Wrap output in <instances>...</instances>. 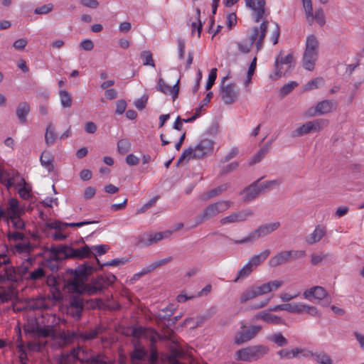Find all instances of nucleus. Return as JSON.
<instances>
[{"mask_svg": "<svg viewBox=\"0 0 364 364\" xmlns=\"http://www.w3.org/2000/svg\"><path fill=\"white\" fill-rule=\"evenodd\" d=\"M97 270V268L85 262L78 265L75 269H68L67 273L72 276L66 281L65 287L69 292L82 294L94 295L107 288L104 275H100L90 284H86L89 277Z\"/></svg>", "mask_w": 364, "mask_h": 364, "instance_id": "1", "label": "nucleus"}, {"mask_svg": "<svg viewBox=\"0 0 364 364\" xmlns=\"http://www.w3.org/2000/svg\"><path fill=\"white\" fill-rule=\"evenodd\" d=\"M295 58L292 53L284 55L282 51L275 57L274 72L269 74V78L276 81L282 76L288 77L295 68Z\"/></svg>", "mask_w": 364, "mask_h": 364, "instance_id": "2", "label": "nucleus"}, {"mask_svg": "<svg viewBox=\"0 0 364 364\" xmlns=\"http://www.w3.org/2000/svg\"><path fill=\"white\" fill-rule=\"evenodd\" d=\"M214 142L208 139L201 140L194 148L189 147L185 149L179 157L177 164L184 160L193 159H203L210 155L213 151Z\"/></svg>", "mask_w": 364, "mask_h": 364, "instance_id": "3", "label": "nucleus"}, {"mask_svg": "<svg viewBox=\"0 0 364 364\" xmlns=\"http://www.w3.org/2000/svg\"><path fill=\"white\" fill-rule=\"evenodd\" d=\"M283 285L281 280H273L264 283L259 286H252L249 289L245 290L240 295V302L241 304L255 299L257 296H262L271 291L278 289Z\"/></svg>", "mask_w": 364, "mask_h": 364, "instance_id": "4", "label": "nucleus"}, {"mask_svg": "<svg viewBox=\"0 0 364 364\" xmlns=\"http://www.w3.org/2000/svg\"><path fill=\"white\" fill-rule=\"evenodd\" d=\"M267 28L268 21H264L259 28L257 26L253 27L249 36L250 44L243 45L241 43H237L238 50L242 53H248L250 51L251 47L255 43L257 50H260L263 47Z\"/></svg>", "mask_w": 364, "mask_h": 364, "instance_id": "5", "label": "nucleus"}, {"mask_svg": "<svg viewBox=\"0 0 364 364\" xmlns=\"http://www.w3.org/2000/svg\"><path fill=\"white\" fill-rule=\"evenodd\" d=\"M319 43L314 35H309L306 38V48L303 55V66L309 70L314 69L318 56Z\"/></svg>", "mask_w": 364, "mask_h": 364, "instance_id": "6", "label": "nucleus"}, {"mask_svg": "<svg viewBox=\"0 0 364 364\" xmlns=\"http://www.w3.org/2000/svg\"><path fill=\"white\" fill-rule=\"evenodd\" d=\"M232 203L230 200H219L208 205L196 218L195 228L205 221L216 217L218 214L228 210Z\"/></svg>", "mask_w": 364, "mask_h": 364, "instance_id": "7", "label": "nucleus"}, {"mask_svg": "<svg viewBox=\"0 0 364 364\" xmlns=\"http://www.w3.org/2000/svg\"><path fill=\"white\" fill-rule=\"evenodd\" d=\"M281 224L279 222H274L270 223H266L259 226L257 229L250 232L247 236L245 237L241 240H233L229 238L230 240L235 245H242L246 243H251L258 240L261 237H265L274 231L277 230Z\"/></svg>", "mask_w": 364, "mask_h": 364, "instance_id": "8", "label": "nucleus"}, {"mask_svg": "<svg viewBox=\"0 0 364 364\" xmlns=\"http://www.w3.org/2000/svg\"><path fill=\"white\" fill-rule=\"evenodd\" d=\"M269 351V348L263 345L252 346L240 349L236 353V359L250 362L257 360L266 355Z\"/></svg>", "mask_w": 364, "mask_h": 364, "instance_id": "9", "label": "nucleus"}, {"mask_svg": "<svg viewBox=\"0 0 364 364\" xmlns=\"http://www.w3.org/2000/svg\"><path fill=\"white\" fill-rule=\"evenodd\" d=\"M228 75L223 77L220 87V96L225 105H232L239 96V89L235 83L225 84Z\"/></svg>", "mask_w": 364, "mask_h": 364, "instance_id": "10", "label": "nucleus"}, {"mask_svg": "<svg viewBox=\"0 0 364 364\" xmlns=\"http://www.w3.org/2000/svg\"><path fill=\"white\" fill-rule=\"evenodd\" d=\"M262 326H251L246 327L245 326L241 327V329L236 333L235 336V343L241 345L254 338L257 334L261 331Z\"/></svg>", "mask_w": 364, "mask_h": 364, "instance_id": "11", "label": "nucleus"}, {"mask_svg": "<svg viewBox=\"0 0 364 364\" xmlns=\"http://www.w3.org/2000/svg\"><path fill=\"white\" fill-rule=\"evenodd\" d=\"M254 215V211L251 209H242L233 212L228 216L222 218L220 220L221 225H225L231 223H242Z\"/></svg>", "mask_w": 364, "mask_h": 364, "instance_id": "12", "label": "nucleus"}, {"mask_svg": "<svg viewBox=\"0 0 364 364\" xmlns=\"http://www.w3.org/2000/svg\"><path fill=\"white\" fill-rule=\"evenodd\" d=\"M84 309L83 299L78 295L71 298L67 308V313L75 320L81 318Z\"/></svg>", "mask_w": 364, "mask_h": 364, "instance_id": "13", "label": "nucleus"}, {"mask_svg": "<svg viewBox=\"0 0 364 364\" xmlns=\"http://www.w3.org/2000/svg\"><path fill=\"white\" fill-rule=\"evenodd\" d=\"M100 327L98 326L95 329H92L89 331H82L80 330H77L76 331H73L70 333H68V336L70 338L76 340L77 341L87 342L96 338L98 334L100 333Z\"/></svg>", "mask_w": 364, "mask_h": 364, "instance_id": "14", "label": "nucleus"}, {"mask_svg": "<svg viewBox=\"0 0 364 364\" xmlns=\"http://www.w3.org/2000/svg\"><path fill=\"white\" fill-rule=\"evenodd\" d=\"M173 233V230H165L159 232H150L145 234L141 242L144 243L145 246H150L153 244L157 243L163 239H166L171 237Z\"/></svg>", "mask_w": 364, "mask_h": 364, "instance_id": "15", "label": "nucleus"}, {"mask_svg": "<svg viewBox=\"0 0 364 364\" xmlns=\"http://www.w3.org/2000/svg\"><path fill=\"white\" fill-rule=\"evenodd\" d=\"M263 177H261L258 180L251 183L249 186L245 188L241 192L240 195H244L243 200L245 203L250 202L257 198L261 193V191L258 186V183L262 180Z\"/></svg>", "mask_w": 364, "mask_h": 364, "instance_id": "16", "label": "nucleus"}, {"mask_svg": "<svg viewBox=\"0 0 364 364\" xmlns=\"http://www.w3.org/2000/svg\"><path fill=\"white\" fill-rule=\"evenodd\" d=\"M96 220H85L78 223H62L59 220H55L51 223H47L46 226L50 229H55L56 230H64L66 228H80L85 225L97 223Z\"/></svg>", "mask_w": 364, "mask_h": 364, "instance_id": "17", "label": "nucleus"}, {"mask_svg": "<svg viewBox=\"0 0 364 364\" xmlns=\"http://www.w3.org/2000/svg\"><path fill=\"white\" fill-rule=\"evenodd\" d=\"M257 3V6L255 5V1L254 0H245V4L247 7L250 8L255 13L254 16V20L255 22H259L262 18H263L264 15V7H265V0H255Z\"/></svg>", "mask_w": 364, "mask_h": 364, "instance_id": "18", "label": "nucleus"}, {"mask_svg": "<svg viewBox=\"0 0 364 364\" xmlns=\"http://www.w3.org/2000/svg\"><path fill=\"white\" fill-rule=\"evenodd\" d=\"M178 84L179 80H177L173 86H169L161 77H160L158 80L157 90L165 95H171L173 100H175L178 97L179 92Z\"/></svg>", "mask_w": 364, "mask_h": 364, "instance_id": "19", "label": "nucleus"}, {"mask_svg": "<svg viewBox=\"0 0 364 364\" xmlns=\"http://www.w3.org/2000/svg\"><path fill=\"white\" fill-rule=\"evenodd\" d=\"M5 213V218L7 220H9L11 218H16L17 216H21V215L23 213V210H22L19 208L18 200L16 198H11L8 201Z\"/></svg>", "mask_w": 364, "mask_h": 364, "instance_id": "20", "label": "nucleus"}, {"mask_svg": "<svg viewBox=\"0 0 364 364\" xmlns=\"http://www.w3.org/2000/svg\"><path fill=\"white\" fill-rule=\"evenodd\" d=\"M326 228L324 225H318L312 233L306 237L305 241L309 245L318 242L326 234Z\"/></svg>", "mask_w": 364, "mask_h": 364, "instance_id": "21", "label": "nucleus"}, {"mask_svg": "<svg viewBox=\"0 0 364 364\" xmlns=\"http://www.w3.org/2000/svg\"><path fill=\"white\" fill-rule=\"evenodd\" d=\"M303 296L306 299H309L311 296H314V298L317 300H323L328 297L326 289L320 286H315L305 290L303 293Z\"/></svg>", "mask_w": 364, "mask_h": 364, "instance_id": "22", "label": "nucleus"}, {"mask_svg": "<svg viewBox=\"0 0 364 364\" xmlns=\"http://www.w3.org/2000/svg\"><path fill=\"white\" fill-rule=\"evenodd\" d=\"M336 103L330 100H325L318 102L315 107V114H326L336 109Z\"/></svg>", "mask_w": 364, "mask_h": 364, "instance_id": "23", "label": "nucleus"}, {"mask_svg": "<svg viewBox=\"0 0 364 364\" xmlns=\"http://www.w3.org/2000/svg\"><path fill=\"white\" fill-rule=\"evenodd\" d=\"M68 253V258L84 259L91 256V248L87 245L77 249L69 246Z\"/></svg>", "mask_w": 364, "mask_h": 364, "instance_id": "24", "label": "nucleus"}, {"mask_svg": "<svg viewBox=\"0 0 364 364\" xmlns=\"http://www.w3.org/2000/svg\"><path fill=\"white\" fill-rule=\"evenodd\" d=\"M172 259L173 258L171 257H168L162 259L156 260L144 268L140 272L135 274L134 277L140 278L141 277L154 271L157 267L168 264V262H171Z\"/></svg>", "mask_w": 364, "mask_h": 364, "instance_id": "25", "label": "nucleus"}, {"mask_svg": "<svg viewBox=\"0 0 364 364\" xmlns=\"http://www.w3.org/2000/svg\"><path fill=\"white\" fill-rule=\"evenodd\" d=\"M255 319L262 320L267 323L280 324L283 323V319L281 317L270 314L267 310L257 313L255 316Z\"/></svg>", "mask_w": 364, "mask_h": 364, "instance_id": "26", "label": "nucleus"}, {"mask_svg": "<svg viewBox=\"0 0 364 364\" xmlns=\"http://www.w3.org/2000/svg\"><path fill=\"white\" fill-rule=\"evenodd\" d=\"M289 262H290V259L288 251H282L269 260V265L271 267H277Z\"/></svg>", "mask_w": 364, "mask_h": 364, "instance_id": "27", "label": "nucleus"}, {"mask_svg": "<svg viewBox=\"0 0 364 364\" xmlns=\"http://www.w3.org/2000/svg\"><path fill=\"white\" fill-rule=\"evenodd\" d=\"M270 255L269 250H264L258 255H255L250 257L247 262L248 265L253 269H256L259 264H261Z\"/></svg>", "mask_w": 364, "mask_h": 364, "instance_id": "28", "label": "nucleus"}, {"mask_svg": "<svg viewBox=\"0 0 364 364\" xmlns=\"http://www.w3.org/2000/svg\"><path fill=\"white\" fill-rule=\"evenodd\" d=\"M78 350L73 348L69 353H63L58 359V364H73L78 358Z\"/></svg>", "mask_w": 364, "mask_h": 364, "instance_id": "29", "label": "nucleus"}, {"mask_svg": "<svg viewBox=\"0 0 364 364\" xmlns=\"http://www.w3.org/2000/svg\"><path fill=\"white\" fill-rule=\"evenodd\" d=\"M30 112V105L26 102H22L18 104L16 107V114L19 120L22 124L26 122V117Z\"/></svg>", "mask_w": 364, "mask_h": 364, "instance_id": "30", "label": "nucleus"}, {"mask_svg": "<svg viewBox=\"0 0 364 364\" xmlns=\"http://www.w3.org/2000/svg\"><path fill=\"white\" fill-rule=\"evenodd\" d=\"M40 161L41 165L47 169L48 172L53 171L54 157L50 151H44L41 155Z\"/></svg>", "mask_w": 364, "mask_h": 364, "instance_id": "31", "label": "nucleus"}, {"mask_svg": "<svg viewBox=\"0 0 364 364\" xmlns=\"http://www.w3.org/2000/svg\"><path fill=\"white\" fill-rule=\"evenodd\" d=\"M272 141L268 142L254 154L249 160V165L252 166L259 162L268 153Z\"/></svg>", "mask_w": 364, "mask_h": 364, "instance_id": "32", "label": "nucleus"}, {"mask_svg": "<svg viewBox=\"0 0 364 364\" xmlns=\"http://www.w3.org/2000/svg\"><path fill=\"white\" fill-rule=\"evenodd\" d=\"M16 188H18V193L20 197L24 200H28L31 196V188L28 186L25 180L22 178L19 183L16 185Z\"/></svg>", "mask_w": 364, "mask_h": 364, "instance_id": "33", "label": "nucleus"}, {"mask_svg": "<svg viewBox=\"0 0 364 364\" xmlns=\"http://www.w3.org/2000/svg\"><path fill=\"white\" fill-rule=\"evenodd\" d=\"M146 355V353L144 348L135 347L133 352L130 354L132 364H141Z\"/></svg>", "mask_w": 364, "mask_h": 364, "instance_id": "34", "label": "nucleus"}, {"mask_svg": "<svg viewBox=\"0 0 364 364\" xmlns=\"http://www.w3.org/2000/svg\"><path fill=\"white\" fill-rule=\"evenodd\" d=\"M87 364H112L107 356L102 353L92 355L86 360Z\"/></svg>", "mask_w": 364, "mask_h": 364, "instance_id": "35", "label": "nucleus"}, {"mask_svg": "<svg viewBox=\"0 0 364 364\" xmlns=\"http://www.w3.org/2000/svg\"><path fill=\"white\" fill-rule=\"evenodd\" d=\"M267 339L277 344L279 347H284L289 343L288 340L280 332L269 335Z\"/></svg>", "mask_w": 364, "mask_h": 364, "instance_id": "36", "label": "nucleus"}, {"mask_svg": "<svg viewBox=\"0 0 364 364\" xmlns=\"http://www.w3.org/2000/svg\"><path fill=\"white\" fill-rule=\"evenodd\" d=\"M57 139V134L53 127L52 123H49L46 127L45 133V141L48 146L52 145L55 143Z\"/></svg>", "mask_w": 364, "mask_h": 364, "instance_id": "37", "label": "nucleus"}, {"mask_svg": "<svg viewBox=\"0 0 364 364\" xmlns=\"http://www.w3.org/2000/svg\"><path fill=\"white\" fill-rule=\"evenodd\" d=\"M68 245H60L58 246H51L50 247V252L54 257H58L60 255H62L63 257L68 258Z\"/></svg>", "mask_w": 364, "mask_h": 364, "instance_id": "38", "label": "nucleus"}, {"mask_svg": "<svg viewBox=\"0 0 364 364\" xmlns=\"http://www.w3.org/2000/svg\"><path fill=\"white\" fill-rule=\"evenodd\" d=\"M308 354H310L311 356H312L315 360L320 364H332V360L331 357L325 352H308Z\"/></svg>", "mask_w": 364, "mask_h": 364, "instance_id": "39", "label": "nucleus"}, {"mask_svg": "<svg viewBox=\"0 0 364 364\" xmlns=\"http://www.w3.org/2000/svg\"><path fill=\"white\" fill-rule=\"evenodd\" d=\"M311 132H313V129L310 122H308L301 125V127H298L297 129H296L294 131H293L291 133V136L293 137H298L309 134Z\"/></svg>", "mask_w": 364, "mask_h": 364, "instance_id": "40", "label": "nucleus"}, {"mask_svg": "<svg viewBox=\"0 0 364 364\" xmlns=\"http://www.w3.org/2000/svg\"><path fill=\"white\" fill-rule=\"evenodd\" d=\"M282 183V181L281 179H275V180L264 181L258 186L259 187L261 193H264V192L269 191L275 187H278L279 186H280V184Z\"/></svg>", "mask_w": 364, "mask_h": 364, "instance_id": "41", "label": "nucleus"}, {"mask_svg": "<svg viewBox=\"0 0 364 364\" xmlns=\"http://www.w3.org/2000/svg\"><path fill=\"white\" fill-rule=\"evenodd\" d=\"M4 275L9 282L15 283L18 282L17 272L13 266H9L4 268Z\"/></svg>", "mask_w": 364, "mask_h": 364, "instance_id": "42", "label": "nucleus"}, {"mask_svg": "<svg viewBox=\"0 0 364 364\" xmlns=\"http://www.w3.org/2000/svg\"><path fill=\"white\" fill-rule=\"evenodd\" d=\"M229 187H230V184L229 183H225V184H223L221 186H219L217 188H213V189L209 191L206 193V197L205 198V199L208 200V199H210V198H213L215 196H219L221 193H223V192H225V191H227L229 188Z\"/></svg>", "mask_w": 364, "mask_h": 364, "instance_id": "43", "label": "nucleus"}, {"mask_svg": "<svg viewBox=\"0 0 364 364\" xmlns=\"http://www.w3.org/2000/svg\"><path fill=\"white\" fill-rule=\"evenodd\" d=\"M313 129V132H320L326 127L329 123L328 119H317L313 121H309Z\"/></svg>", "mask_w": 364, "mask_h": 364, "instance_id": "44", "label": "nucleus"}, {"mask_svg": "<svg viewBox=\"0 0 364 364\" xmlns=\"http://www.w3.org/2000/svg\"><path fill=\"white\" fill-rule=\"evenodd\" d=\"M32 331L39 337L46 338L52 334V328L50 326L41 327L36 326L32 328Z\"/></svg>", "mask_w": 364, "mask_h": 364, "instance_id": "45", "label": "nucleus"}, {"mask_svg": "<svg viewBox=\"0 0 364 364\" xmlns=\"http://www.w3.org/2000/svg\"><path fill=\"white\" fill-rule=\"evenodd\" d=\"M254 269L248 265L247 263L244 265L237 272L236 278L234 279V282H237L240 279L247 278L252 272Z\"/></svg>", "mask_w": 364, "mask_h": 364, "instance_id": "46", "label": "nucleus"}, {"mask_svg": "<svg viewBox=\"0 0 364 364\" xmlns=\"http://www.w3.org/2000/svg\"><path fill=\"white\" fill-rule=\"evenodd\" d=\"M61 105L65 108H69L72 105V99L70 95L66 90L59 92Z\"/></svg>", "mask_w": 364, "mask_h": 364, "instance_id": "47", "label": "nucleus"}, {"mask_svg": "<svg viewBox=\"0 0 364 364\" xmlns=\"http://www.w3.org/2000/svg\"><path fill=\"white\" fill-rule=\"evenodd\" d=\"M303 6L305 10L306 16L310 23L314 21L313 6L311 0H302Z\"/></svg>", "mask_w": 364, "mask_h": 364, "instance_id": "48", "label": "nucleus"}, {"mask_svg": "<svg viewBox=\"0 0 364 364\" xmlns=\"http://www.w3.org/2000/svg\"><path fill=\"white\" fill-rule=\"evenodd\" d=\"M128 261L129 259L124 257L116 258L101 264L100 260L96 258V262L100 266V267H102L103 266H121L125 264L127 262H128Z\"/></svg>", "mask_w": 364, "mask_h": 364, "instance_id": "49", "label": "nucleus"}, {"mask_svg": "<svg viewBox=\"0 0 364 364\" xmlns=\"http://www.w3.org/2000/svg\"><path fill=\"white\" fill-rule=\"evenodd\" d=\"M131 148V143L127 139H122L117 142V151L120 154H126L129 151Z\"/></svg>", "mask_w": 364, "mask_h": 364, "instance_id": "50", "label": "nucleus"}, {"mask_svg": "<svg viewBox=\"0 0 364 364\" xmlns=\"http://www.w3.org/2000/svg\"><path fill=\"white\" fill-rule=\"evenodd\" d=\"M323 84V79L322 77H316L311 80H309L306 85L304 87V90H311L314 89H317Z\"/></svg>", "mask_w": 364, "mask_h": 364, "instance_id": "51", "label": "nucleus"}, {"mask_svg": "<svg viewBox=\"0 0 364 364\" xmlns=\"http://www.w3.org/2000/svg\"><path fill=\"white\" fill-rule=\"evenodd\" d=\"M140 58L143 60L144 65H150L153 68L155 67V63L153 60L152 54L149 50L142 51L140 53Z\"/></svg>", "mask_w": 364, "mask_h": 364, "instance_id": "52", "label": "nucleus"}, {"mask_svg": "<svg viewBox=\"0 0 364 364\" xmlns=\"http://www.w3.org/2000/svg\"><path fill=\"white\" fill-rule=\"evenodd\" d=\"M298 83L295 81H291L284 85H283L280 89V95L282 97H284L289 94L296 86Z\"/></svg>", "mask_w": 364, "mask_h": 364, "instance_id": "53", "label": "nucleus"}, {"mask_svg": "<svg viewBox=\"0 0 364 364\" xmlns=\"http://www.w3.org/2000/svg\"><path fill=\"white\" fill-rule=\"evenodd\" d=\"M53 9V4L50 3L41 6L37 7L33 13L37 15H45L51 12Z\"/></svg>", "mask_w": 364, "mask_h": 364, "instance_id": "54", "label": "nucleus"}, {"mask_svg": "<svg viewBox=\"0 0 364 364\" xmlns=\"http://www.w3.org/2000/svg\"><path fill=\"white\" fill-rule=\"evenodd\" d=\"M283 311H287L293 314H301V309H299V303H288L283 304Z\"/></svg>", "mask_w": 364, "mask_h": 364, "instance_id": "55", "label": "nucleus"}, {"mask_svg": "<svg viewBox=\"0 0 364 364\" xmlns=\"http://www.w3.org/2000/svg\"><path fill=\"white\" fill-rule=\"evenodd\" d=\"M45 277V270L42 267H38L31 272L28 279L36 281Z\"/></svg>", "mask_w": 364, "mask_h": 364, "instance_id": "56", "label": "nucleus"}, {"mask_svg": "<svg viewBox=\"0 0 364 364\" xmlns=\"http://www.w3.org/2000/svg\"><path fill=\"white\" fill-rule=\"evenodd\" d=\"M158 339L160 341H166L168 340V338L166 336H161L156 331L152 330L150 336L151 347H156L155 344Z\"/></svg>", "mask_w": 364, "mask_h": 364, "instance_id": "57", "label": "nucleus"}, {"mask_svg": "<svg viewBox=\"0 0 364 364\" xmlns=\"http://www.w3.org/2000/svg\"><path fill=\"white\" fill-rule=\"evenodd\" d=\"M15 250L18 253H30L32 247L29 243H18L15 245Z\"/></svg>", "mask_w": 364, "mask_h": 364, "instance_id": "58", "label": "nucleus"}, {"mask_svg": "<svg viewBox=\"0 0 364 364\" xmlns=\"http://www.w3.org/2000/svg\"><path fill=\"white\" fill-rule=\"evenodd\" d=\"M91 251L95 250L96 252L94 254L95 257L97 255H102L105 254L108 250L109 249V246L107 245H94L91 247Z\"/></svg>", "mask_w": 364, "mask_h": 364, "instance_id": "59", "label": "nucleus"}, {"mask_svg": "<svg viewBox=\"0 0 364 364\" xmlns=\"http://www.w3.org/2000/svg\"><path fill=\"white\" fill-rule=\"evenodd\" d=\"M17 348L20 353L19 360H20L21 364H28L27 354L24 349L23 344L21 342H20V343L17 345Z\"/></svg>", "mask_w": 364, "mask_h": 364, "instance_id": "60", "label": "nucleus"}, {"mask_svg": "<svg viewBox=\"0 0 364 364\" xmlns=\"http://www.w3.org/2000/svg\"><path fill=\"white\" fill-rule=\"evenodd\" d=\"M290 261L299 259L306 256L304 250H289L288 251Z\"/></svg>", "mask_w": 364, "mask_h": 364, "instance_id": "61", "label": "nucleus"}, {"mask_svg": "<svg viewBox=\"0 0 364 364\" xmlns=\"http://www.w3.org/2000/svg\"><path fill=\"white\" fill-rule=\"evenodd\" d=\"M216 77H217V69L213 68V69H211V70L209 73L208 82L206 83L205 88L207 90H210L212 87V86L213 85V84L215 81Z\"/></svg>", "mask_w": 364, "mask_h": 364, "instance_id": "62", "label": "nucleus"}, {"mask_svg": "<svg viewBox=\"0 0 364 364\" xmlns=\"http://www.w3.org/2000/svg\"><path fill=\"white\" fill-rule=\"evenodd\" d=\"M12 226L17 230H23L25 228V223L23 220L21 218V216H17L16 218H11L9 220Z\"/></svg>", "mask_w": 364, "mask_h": 364, "instance_id": "63", "label": "nucleus"}, {"mask_svg": "<svg viewBox=\"0 0 364 364\" xmlns=\"http://www.w3.org/2000/svg\"><path fill=\"white\" fill-rule=\"evenodd\" d=\"M158 196L152 198L151 200H149L146 203H145L142 207H141L139 209L137 210L136 214H141L142 213H144L146 210H148L149 208L153 206L156 200H158Z\"/></svg>", "mask_w": 364, "mask_h": 364, "instance_id": "64", "label": "nucleus"}]
</instances>
